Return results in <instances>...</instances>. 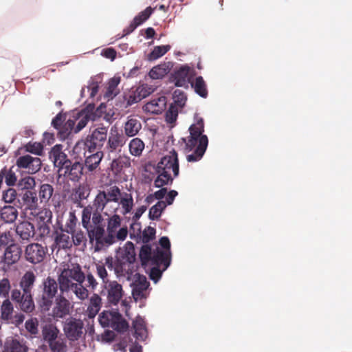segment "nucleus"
Returning a JSON list of instances; mask_svg holds the SVG:
<instances>
[{"instance_id":"1","label":"nucleus","mask_w":352,"mask_h":352,"mask_svg":"<svg viewBox=\"0 0 352 352\" xmlns=\"http://www.w3.org/2000/svg\"><path fill=\"white\" fill-rule=\"evenodd\" d=\"M85 280V274L78 264H72L64 268L58 277L60 291L62 294L72 291L76 297L84 300L89 296V290L82 283Z\"/></svg>"},{"instance_id":"2","label":"nucleus","mask_w":352,"mask_h":352,"mask_svg":"<svg viewBox=\"0 0 352 352\" xmlns=\"http://www.w3.org/2000/svg\"><path fill=\"white\" fill-rule=\"evenodd\" d=\"M204 123L201 118L197 117L195 123L189 127L190 135L182 140L185 142L184 151L188 153L186 160L189 162L200 160L204 155L208 144L206 135H204Z\"/></svg>"},{"instance_id":"3","label":"nucleus","mask_w":352,"mask_h":352,"mask_svg":"<svg viewBox=\"0 0 352 352\" xmlns=\"http://www.w3.org/2000/svg\"><path fill=\"white\" fill-rule=\"evenodd\" d=\"M36 280L34 272L29 270L24 273L19 280L20 289L11 292V299L19 305V309L26 313H32L35 309L32 289Z\"/></svg>"},{"instance_id":"4","label":"nucleus","mask_w":352,"mask_h":352,"mask_svg":"<svg viewBox=\"0 0 352 352\" xmlns=\"http://www.w3.org/2000/svg\"><path fill=\"white\" fill-rule=\"evenodd\" d=\"M136 253L134 244L127 241L123 250L116 256V274L126 279L133 275Z\"/></svg>"},{"instance_id":"5","label":"nucleus","mask_w":352,"mask_h":352,"mask_svg":"<svg viewBox=\"0 0 352 352\" xmlns=\"http://www.w3.org/2000/svg\"><path fill=\"white\" fill-rule=\"evenodd\" d=\"M98 320L102 327H111L120 333L129 328L128 322L118 311L104 310L100 314Z\"/></svg>"},{"instance_id":"6","label":"nucleus","mask_w":352,"mask_h":352,"mask_svg":"<svg viewBox=\"0 0 352 352\" xmlns=\"http://www.w3.org/2000/svg\"><path fill=\"white\" fill-rule=\"evenodd\" d=\"M121 195V190L116 185H109L100 190L94 200V206L98 210H103L109 202L118 203Z\"/></svg>"},{"instance_id":"7","label":"nucleus","mask_w":352,"mask_h":352,"mask_svg":"<svg viewBox=\"0 0 352 352\" xmlns=\"http://www.w3.org/2000/svg\"><path fill=\"white\" fill-rule=\"evenodd\" d=\"M58 285L56 280L48 276L43 282V291L38 300V303L41 310L47 311L50 310L54 298L58 292Z\"/></svg>"},{"instance_id":"8","label":"nucleus","mask_w":352,"mask_h":352,"mask_svg":"<svg viewBox=\"0 0 352 352\" xmlns=\"http://www.w3.org/2000/svg\"><path fill=\"white\" fill-rule=\"evenodd\" d=\"M107 138V128L105 126L98 127L93 131L91 135H87L85 142H78L75 149L82 144L85 148L90 153H94L96 150H100L104 145Z\"/></svg>"},{"instance_id":"9","label":"nucleus","mask_w":352,"mask_h":352,"mask_svg":"<svg viewBox=\"0 0 352 352\" xmlns=\"http://www.w3.org/2000/svg\"><path fill=\"white\" fill-rule=\"evenodd\" d=\"M121 217L118 214H113L107 219V234L108 241L113 244L117 241H124L128 234L126 226L120 228Z\"/></svg>"},{"instance_id":"10","label":"nucleus","mask_w":352,"mask_h":352,"mask_svg":"<svg viewBox=\"0 0 352 352\" xmlns=\"http://www.w3.org/2000/svg\"><path fill=\"white\" fill-rule=\"evenodd\" d=\"M85 228L89 243L94 246L95 251H100L104 246L112 245L111 241H107V234H105L104 226H88Z\"/></svg>"},{"instance_id":"11","label":"nucleus","mask_w":352,"mask_h":352,"mask_svg":"<svg viewBox=\"0 0 352 352\" xmlns=\"http://www.w3.org/2000/svg\"><path fill=\"white\" fill-rule=\"evenodd\" d=\"M127 280L131 281L130 287L132 288V296L134 300L138 301V300L145 298V292L150 285L146 277L139 273H135L130 276V278H127Z\"/></svg>"},{"instance_id":"12","label":"nucleus","mask_w":352,"mask_h":352,"mask_svg":"<svg viewBox=\"0 0 352 352\" xmlns=\"http://www.w3.org/2000/svg\"><path fill=\"white\" fill-rule=\"evenodd\" d=\"M160 169L166 170L167 172L177 177L179 173V165L177 153L173 149L163 156L160 162L155 166Z\"/></svg>"},{"instance_id":"13","label":"nucleus","mask_w":352,"mask_h":352,"mask_svg":"<svg viewBox=\"0 0 352 352\" xmlns=\"http://www.w3.org/2000/svg\"><path fill=\"white\" fill-rule=\"evenodd\" d=\"M21 248L16 244L10 245L5 250L3 256H0V266L3 270L18 262L21 256Z\"/></svg>"},{"instance_id":"14","label":"nucleus","mask_w":352,"mask_h":352,"mask_svg":"<svg viewBox=\"0 0 352 352\" xmlns=\"http://www.w3.org/2000/svg\"><path fill=\"white\" fill-rule=\"evenodd\" d=\"M83 327L84 324L81 320L71 318L65 321L63 330L69 340L76 341L81 337Z\"/></svg>"},{"instance_id":"15","label":"nucleus","mask_w":352,"mask_h":352,"mask_svg":"<svg viewBox=\"0 0 352 352\" xmlns=\"http://www.w3.org/2000/svg\"><path fill=\"white\" fill-rule=\"evenodd\" d=\"M47 252V248L38 243L29 244L25 251L26 260L33 264L41 263Z\"/></svg>"},{"instance_id":"16","label":"nucleus","mask_w":352,"mask_h":352,"mask_svg":"<svg viewBox=\"0 0 352 352\" xmlns=\"http://www.w3.org/2000/svg\"><path fill=\"white\" fill-rule=\"evenodd\" d=\"M16 166L20 168L26 169L30 174L38 172L41 167V160L39 157L25 155L16 160Z\"/></svg>"},{"instance_id":"17","label":"nucleus","mask_w":352,"mask_h":352,"mask_svg":"<svg viewBox=\"0 0 352 352\" xmlns=\"http://www.w3.org/2000/svg\"><path fill=\"white\" fill-rule=\"evenodd\" d=\"M124 135L120 133L117 127L112 126L110 130L105 149L108 153L115 152L118 148L123 146L126 143Z\"/></svg>"},{"instance_id":"18","label":"nucleus","mask_w":352,"mask_h":352,"mask_svg":"<svg viewBox=\"0 0 352 352\" xmlns=\"http://www.w3.org/2000/svg\"><path fill=\"white\" fill-rule=\"evenodd\" d=\"M50 158L53 162L54 166L58 168V170L67 168L70 164V160L67 155L63 151L61 144H56L52 147L50 152Z\"/></svg>"},{"instance_id":"19","label":"nucleus","mask_w":352,"mask_h":352,"mask_svg":"<svg viewBox=\"0 0 352 352\" xmlns=\"http://www.w3.org/2000/svg\"><path fill=\"white\" fill-rule=\"evenodd\" d=\"M69 301L63 295H60L55 300L51 316L54 319L63 318L69 314Z\"/></svg>"},{"instance_id":"20","label":"nucleus","mask_w":352,"mask_h":352,"mask_svg":"<svg viewBox=\"0 0 352 352\" xmlns=\"http://www.w3.org/2000/svg\"><path fill=\"white\" fill-rule=\"evenodd\" d=\"M190 68L188 65H184L175 69L170 76V81L175 83L176 87H188L190 82Z\"/></svg>"},{"instance_id":"21","label":"nucleus","mask_w":352,"mask_h":352,"mask_svg":"<svg viewBox=\"0 0 352 352\" xmlns=\"http://www.w3.org/2000/svg\"><path fill=\"white\" fill-rule=\"evenodd\" d=\"M105 289L107 291L108 302L111 305H116L124 294L122 286L117 281L113 280L105 284Z\"/></svg>"},{"instance_id":"22","label":"nucleus","mask_w":352,"mask_h":352,"mask_svg":"<svg viewBox=\"0 0 352 352\" xmlns=\"http://www.w3.org/2000/svg\"><path fill=\"white\" fill-rule=\"evenodd\" d=\"M170 252L163 251L157 248L153 252V256L150 264L154 266L162 267L166 270L170 264Z\"/></svg>"},{"instance_id":"23","label":"nucleus","mask_w":352,"mask_h":352,"mask_svg":"<svg viewBox=\"0 0 352 352\" xmlns=\"http://www.w3.org/2000/svg\"><path fill=\"white\" fill-rule=\"evenodd\" d=\"M94 109V106L89 105L86 109L78 113V116L76 118L78 120V122L76 126H74V133H77L80 131L87 124L89 120H95L96 116L93 112Z\"/></svg>"},{"instance_id":"24","label":"nucleus","mask_w":352,"mask_h":352,"mask_svg":"<svg viewBox=\"0 0 352 352\" xmlns=\"http://www.w3.org/2000/svg\"><path fill=\"white\" fill-rule=\"evenodd\" d=\"M16 233L23 241H29L35 235L34 226L28 221L19 222L16 226Z\"/></svg>"},{"instance_id":"25","label":"nucleus","mask_w":352,"mask_h":352,"mask_svg":"<svg viewBox=\"0 0 352 352\" xmlns=\"http://www.w3.org/2000/svg\"><path fill=\"white\" fill-rule=\"evenodd\" d=\"M155 174L157 175L154 180V186L155 188H162L164 186L171 185L173 182L174 177L170 173L167 172L166 170L160 169L154 166Z\"/></svg>"},{"instance_id":"26","label":"nucleus","mask_w":352,"mask_h":352,"mask_svg":"<svg viewBox=\"0 0 352 352\" xmlns=\"http://www.w3.org/2000/svg\"><path fill=\"white\" fill-rule=\"evenodd\" d=\"M153 91V89L148 85H142L136 90L129 95L127 104L131 105L137 103L149 96Z\"/></svg>"},{"instance_id":"27","label":"nucleus","mask_w":352,"mask_h":352,"mask_svg":"<svg viewBox=\"0 0 352 352\" xmlns=\"http://www.w3.org/2000/svg\"><path fill=\"white\" fill-rule=\"evenodd\" d=\"M63 169H65L64 175L73 182L78 181L83 174L82 164L78 162L72 163L70 161V164H69L68 167Z\"/></svg>"},{"instance_id":"28","label":"nucleus","mask_w":352,"mask_h":352,"mask_svg":"<svg viewBox=\"0 0 352 352\" xmlns=\"http://www.w3.org/2000/svg\"><path fill=\"white\" fill-rule=\"evenodd\" d=\"M102 307V298L97 294H94L89 300V305L85 311L86 316L91 319L96 317Z\"/></svg>"},{"instance_id":"29","label":"nucleus","mask_w":352,"mask_h":352,"mask_svg":"<svg viewBox=\"0 0 352 352\" xmlns=\"http://www.w3.org/2000/svg\"><path fill=\"white\" fill-rule=\"evenodd\" d=\"M142 129L141 122L136 118L130 116L124 125V134L128 137L136 135Z\"/></svg>"},{"instance_id":"30","label":"nucleus","mask_w":352,"mask_h":352,"mask_svg":"<svg viewBox=\"0 0 352 352\" xmlns=\"http://www.w3.org/2000/svg\"><path fill=\"white\" fill-rule=\"evenodd\" d=\"M166 98L164 96H160L147 102L144 107L145 110L148 112L154 114H160L166 108Z\"/></svg>"},{"instance_id":"31","label":"nucleus","mask_w":352,"mask_h":352,"mask_svg":"<svg viewBox=\"0 0 352 352\" xmlns=\"http://www.w3.org/2000/svg\"><path fill=\"white\" fill-rule=\"evenodd\" d=\"M90 194V189L87 186L79 185L72 195V200L78 207H83L81 204L82 201L86 199Z\"/></svg>"},{"instance_id":"32","label":"nucleus","mask_w":352,"mask_h":352,"mask_svg":"<svg viewBox=\"0 0 352 352\" xmlns=\"http://www.w3.org/2000/svg\"><path fill=\"white\" fill-rule=\"evenodd\" d=\"M60 335V330L53 324H46L42 327V336L43 340L48 344L56 340Z\"/></svg>"},{"instance_id":"33","label":"nucleus","mask_w":352,"mask_h":352,"mask_svg":"<svg viewBox=\"0 0 352 352\" xmlns=\"http://www.w3.org/2000/svg\"><path fill=\"white\" fill-rule=\"evenodd\" d=\"M104 153L101 151H98L88 156H86L85 165L89 171L95 170L99 166Z\"/></svg>"},{"instance_id":"34","label":"nucleus","mask_w":352,"mask_h":352,"mask_svg":"<svg viewBox=\"0 0 352 352\" xmlns=\"http://www.w3.org/2000/svg\"><path fill=\"white\" fill-rule=\"evenodd\" d=\"M0 319L2 321L10 322L12 318V314L14 312V306L12 302L8 298H6L3 302L0 307Z\"/></svg>"},{"instance_id":"35","label":"nucleus","mask_w":352,"mask_h":352,"mask_svg":"<svg viewBox=\"0 0 352 352\" xmlns=\"http://www.w3.org/2000/svg\"><path fill=\"white\" fill-rule=\"evenodd\" d=\"M54 193V188L51 184H42L38 189V197L41 204H47Z\"/></svg>"},{"instance_id":"36","label":"nucleus","mask_w":352,"mask_h":352,"mask_svg":"<svg viewBox=\"0 0 352 352\" xmlns=\"http://www.w3.org/2000/svg\"><path fill=\"white\" fill-rule=\"evenodd\" d=\"M0 216L6 223H13L18 217V210L12 206H5L1 210Z\"/></svg>"},{"instance_id":"37","label":"nucleus","mask_w":352,"mask_h":352,"mask_svg":"<svg viewBox=\"0 0 352 352\" xmlns=\"http://www.w3.org/2000/svg\"><path fill=\"white\" fill-rule=\"evenodd\" d=\"M133 327L135 338L143 340L146 335V324L144 319L140 316H137L133 322Z\"/></svg>"},{"instance_id":"38","label":"nucleus","mask_w":352,"mask_h":352,"mask_svg":"<svg viewBox=\"0 0 352 352\" xmlns=\"http://www.w3.org/2000/svg\"><path fill=\"white\" fill-rule=\"evenodd\" d=\"M48 346L52 352L67 351V340L63 334L58 337V338H56V340L49 342Z\"/></svg>"},{"instance_id":"39","label":"nucleus","mask_w":352,"mask_h":352,"mask_svg":"<svg viewBox=\"0 0 352 352\" xmlns=\"http://www.w3.org/2000/svg\"><path fill=\"white\" fill-rule=\"evenodd\" d=\"M76 120H67L58 130V136L60 140H65L72 132L74 133Z\"/></svg>"},{"instance_id":"40","label":"nucleus","mask_w":352,"mask_h":352,"mask_svg":"<svg viewBox=\"0 0 352 352\" xmlns=\"http://www.w3.org/2000/svg\"><path fill=\"white\" fill-rule=\"evenodd\" d=\"M23 200L27 207L30 210L38 208V197L35 191L26 190L23 195Z\"/></svg>"},{"instance_id":"41","label":"nucleus","mask_w":352,"mask_h":352,"mask_svg":"<svg viewBox=\"0 0 352 352\" xmlns=\"http://www.w3.org/2000/svg\"><path fill=\"white\" fill-rule=\"evenodd\" d=\"M191 86L195 93L201 97L206 98L208 96L207 85L202 76L197 77L195 81L191 82Z\"/></svg>"},{"instance_id":"42","label":"nucleus","mask_w":352,"mask_h":352,"mask_svg":"<svg viewBox=\"0 0 352 352\" xmlns=\"http://www.w3.org/2000/svg\"><path fill=\"white\" fill-rule=\"evenodd\" d=\"M170 71V67L166 63L160 64L153 67L149 72V76L152 79H160L166 76Z\"/></svg>"},{"instance_id":"43","label":"nucleus","mask_w":352,"mask_h":352,"mask_svg":"<svg viewBox=\"0 0 352 352\" xmlns=\"http://www.w3.org/2000/svg\"><path fill=\"white\" fill-rule=\"evenodd\" d=\"M153 256L152 249L150 245H143L139 252V258L142 266L146 267L150 264Z\"/></svg>"},{"instance_id":"44","label":"nucleus","mask_w":352,"mask_h":352,"mask_svg":"<svg viewBox=\"0 0 352 352\" xmlns=\"http://www.w3.org/2000/svg\"><path fill=\"white\" fill-rule=\"evenodd\" d=\"M166 204L164 201H158L154 206H153L150 210L148 213V217L151 220H157L158 219L163 212V210L166 208Z\"/></svg>"},{"instance_id":"45","label":"nucleus","mask_w":352,"mask_h":352,"mask_svg":"<svg viewBox=\"0 0 352 352\" xmlns=\"http://www.w3.org/2000/svg\"><path fill=\"white\" fill-rule=\"evenodd\" d=\"M69 234L63 232L56 236L55 243L59 249H69L72 248V241Z\"/></svg>"},{"instance_id":"46","label":"nucleus","mask_w":352,"mask_h":352,"mask_svg":"<svg viewBox=\"0 0 352 352\" xmlns=\"http://www.w3.org/2000/svg\"><path fill=\"white\" fill-rule=\"evenodd\" d=\"M144 148V143L140 138H134L129 143V151L131 155L139 156Z\"/></svg>"},{"instance_id":"47","label":"nucleus","mask_w":352,"mask_h":352,"mask_svg":"<svg viewBox=\"0 0 352 352\" xmlns=\"http://www.w3.org/2000/svg\"><path fill=\"white\" fill-rule=\"evenodd\" d=\"M124 209V214L129 213L133 206V200L131 194L124 192L123 195H121L120 201L118 202Z\"/></svg>"},{"instance_id":"48","label":"nucleus","mask_w":352,"mask_h":352,"mask_svg":"<svg viewBox=\"0 0 352 352\" xmlns=\"http://www.w3.org/2000/svg\"><path fill=\"white\" fill-rule=\"evenodd\" d=\"M120 82V77H113L111 78L109 83L107 91L105 93V96L108 98H113L115 97L118 94V85H119Z\"/></svg>"},{"instance_id":"49","label":"nucleus","mask_w":352,"mask_h":352,"mask_svg":"<svg viewBox=\"0 0 352 352\" xmlns=\"http://www.w3.org/2000/svg\"><path fill=\"white\" fill-rule=\"evenodd\" d=\"M170 49V46L167 45H160L155 46L152 52L148 54V59L150 60H156L162 56H164L168 51Z\"/></svg>"},{"instance_id":"50","label":"nucleus","mask_w":352,"mask_h":352,"mask_svg":"<svg viewBox=\"0 0 352 352\" xmlns=\"http://www.w3.org/2000/svg\"><path fill=\"white\" fill-rule=\"evenodd\" d=\"M25 329L33 337H36L38 333V320L36 318H31L25 321Z\"/></svg>"},{"instance_id":"51","label":"nucleus","mask_w":352,"mask_h":352,"mask_svg":"<svg viewBox=\"0 0 352 352\" xmlns=\"http://www.w3.org/2000/svg\"><path fill=\"white\" fill-rule=\"evenodd\" d=\"M70 233L72 234V244L76 246L80 245L81 244H85L87 238L85 233L81 230H75L74 232Z\"/></svg>"},{"instance_id":"52","label":"nucleus","mask_w":352,"mask_h":352,"mask_svg":"<svg viewBox=\"0 0 352 352\" xmlns=\"http://www.w3.org/2000/svg\"><path fill=\"white\" fill-rule=\"evenodd\" d=\"M155 8L148 6L135 16L133 19L135 21V23L137 22V23L140 25L151 16Z\"/></svg>"},{"instance_id":"53","label":"nucleus","mask_w":352,"mask_h":352,"mask_svg":"<svg viewBox=\"0 0 352 352\" xmlns=\"http://www.w3.org/2000/svg\"><path fill=\"white\" fill-rule=\"evenodd\" d=\"M78 219L73 212H70L69 214V217L66 221L65 229L63 230V232H66L67 233H70L74 232L76 230V226Z\"/></svg>"},{"instance_id":"54","label":"nucleus","mask_w":352,"mask_h":352,"mask_svg":"<svg viewBox=\"0 0 352 352\" xmlns=\"http://www.w3.org/2000/svg\"><path fill=\"white\" fill-rule=\"evenodd\" d=\"M10 289V281L8 278L0 280V297L8 298Z\"/></svg>"},{"instance_id":"55","label":"nucleus","mask_w":352,"mask_h":352,"mask_svg":"<svg viewBox=\"0 0 352 352\" xmlns=\"http://www.w3.org/2000/svg\"><path fill=\"white\" fill-rule=\"evenodd\" d=\"M2 172H3V177L5 179L6 184L12 186L16 184V176L15 173L12 169H6V168H3Z\"/></svg>"},{"instance_id":"56","label":"nucleus","mask_w":352,"mask_h":352,"mask_svg":"<svg viewBox=\"0 0 352 352\" xmlns=\"http://www.w3.org/2000/svg\"><path fill=\"white\" fill-rule=\"evenodd\" d=\"M155 233H156V230L154 228L148 226L143 230V232L142 233V236H141L142 241L144 243H148L149 241H151V240H153L155 238Z\"/></svg>"},{"instance_id":"57","label":"nucleus","mask_w":352,"mask_h":352,"mask_svg":"<svg viewBox=\"0 0 352 352\" xmlns=\"http://www.w3.org/2000/svg\"><path fill=\"white\" fill-rule=\"evenodd\" d=\"M93 214V207L87 206L83 208L82 212V224L85 228L89 226L90 223L91 216Z\"/></svg>"},{"instance_id":"58","label":"nucleus","mask_w":352,"mask_h":352,"mask_svg":"<svg viewBox=\"0 0 352 352\" xmlns=\"http://www.w3.org/2000/svg\"><path fill=\"white\" fill-rule=\"evenodd\" d=\"M178 116V109L177 106L170 104L166 113V120L168 123H173L176 121Z\"/></svg>"},{"instance_id":"59","label":"nucleus","mask_w":352,"mask_h":352,"mask_svg":"<svg viewBox=\"0 0 352 352\" xmlns=\"http://www.w3.org/2000/svg\"><path fill=\"white\" fill-rule=\"evenodd\" d=\"M43 147L41 143L38 142H34L31 143L29 142L25 145V150L28 152H30L31 153L41 155L43 153Z\"/></svg>"},{"instance_id":"60","label":"nucleus","mask_w":352,"mask_h":352,"mask_svg":"<svg viewBox=\"0 0 352 352\" xmlns=\"http://www.w3.org/2000/svg\"><path fill=\"white\" fill-rule=\"evenodd\" d=\"M16 191L15 189L9 188L3 192L2 199L6 203H12L16 198Z\"/></svg>"},{"instance_id":"61","label":"nucleus","mask_w":352,"mask_h":352,"mask_svg":"<svg viewBox=\"0 0 352 352\" xmlns=\"http://www.w3.org/2000/svg\"><path fill=\"white\" fill-rule=\"evenodd\" d=\"M130 164V162H129L128 160L126 158L119 157L117 159H115L111 162V168L113 170L116 171V173H119L121 171L124 164Z\"/></svg>"},{"instance_id":"62","label":"nucleus","mask_w":352,"mask_h":352,"mask_svg":"<svg viewBox=\"0 0 352 352\" xmlns=\"http://www.w3.org/2000/svg\"><path fill=\"white\" fill-rule=\"evenodd\" d=\"M96 267L97 274L102 280L103 283L107 284L110 282L108 279V273L104 267V265L102 263H98L96 264Z\"/></svg>"},{"instance_id":"63","label":"nucleus","mask_w":352,"mask_h":352,"mask_svg":"<svg viewBox=\"0 0 352 352\" xmlns=\"http://www.w3.org/2000/svg\"><path fill=\"white\" fill-rule=\"evenodd\" d=\"M20 185L23 188L30 190V189H32L35 186L36 182L34 177L28 176L21 179Z\"/></svg>"},{"instance_id":"64","label":"nucleus","mask_w":352,"mask_h":352,"mask_svg":"<svg viewBox=\"0 0 352 352\" xmlns=\"http://www.w3.org/2000/svg\"><path fill=\"white\" fill-rule=\"evenodd\" d=\"M6 352H26L25 347L18 341H13L10 346H8Z\"/></svg>"}]
</instances>
